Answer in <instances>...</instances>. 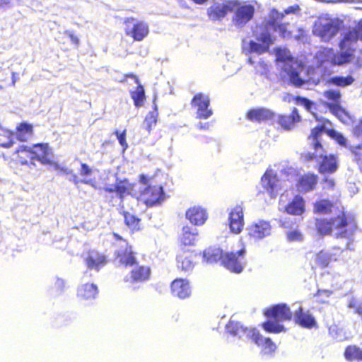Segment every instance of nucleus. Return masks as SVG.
<instances>
[{
	"label": "nucleus",
	"mask_w": 362,
	"mask_h": 362,
	"mask_svg": "<svg viewBox=\"0 0 362 362\" xmlns=\"http://www.w3.org/2000/svg\"><path fill=\"white\" fill-rule=\"evenodd\" d=\"M323 96L332 103L329 104L330 111L337 117H340L344 114V110L340 107L341 93L337 89H329L323 92Z\"/></svg>",
	"instance_id": "22"
},
{
	"label": "nucleus",
	"mask_w": 362,
	"mask_h": 362,
	"mask_svg": "<svg viewBox=\"0 0 362 362\" xmlns=\"http://www.w3.org/2000/svg\"><path fill=\"white\" fill-rule=\"evenodd\" d=\"M348 306L350 308H355V311H356V308L358 307L359 305H356V303L355 299L352 298V299L350 300Z\"/></svg>",
	"instance_id": "62"
},
{
	"label": "nucleus",
	"mask_w": 362,
	"mask_h": 362,
	"mask_svg": "<svg viewBox=\"0 0 362 362\" xmlns=\"http://www.w3.org/2000/svg\"><path fill=\"white\" fill-rule=\"evenodd\" d=\"M246 230L249 237L255 241L261 240L272 234V226L265 220H257L252 223Z\"/></svg>",
	"instance_id": "16"
},
{
	"label": "nucleus",
	"mask_w": 362,
	"mask_h": 362,
	"mask_svg": "<svg viewBox=\"0 0 362 362\" xmlns=\"http://www.w3.org/2000/svg\"><path fill=\"white\" fill-rule=\"evenodd\" d=\"M33 134V127L26 123L21 124L17 128L16 137L19 141H25Z\"/></svg>",
	"instance_id": "36"
},
{
	"label": "nucleus",
	"mask_w": 362,
	"mask_h": 362,
	"mask_svg": "<svg viewBox=\"0 0 362 362\" xmlns=\"http://www.w3.org/2000/svg\"><path fill=\"white\" fill-rule=\"evenodd\" d=\"M351 151L354 155V159L362 168V148L361 146H351Z\"/></svg>",
	"instance_id": "49"
},
{
	"label": "nucleus",
	"mask_w": 362,
	"mask_h": 362,
	"mask_svg": "<svg viewBox=\"0 0 362 362\" xmlns=\"http://www.w3.org/2000/svg\"><path fill=\"white\" fill-rule=\"evenodd\" d=\"M209 122H205V123H203V122H199V124H197V127L200 129H209Z\"/></svg>",
	"instance_id": "60"
},
{
	"label": "nucleus",
	"mask_w": 362,
	"mask_h": 362,
	"mask_svg": "<svg viewBox=\"0 0 362 362\" xmlns=\"http://www.w3.org/2000/svg\"><path fill=\"white\" fill-rule=\"evenodd\" d=\"M334 209V206L327 200L320 201L315 205V210L319 213L327 214L329 211L332 212Z\"/></svg>",
	"instance_id": "44"
},
{
	"label": "nucleus",
	"mask_w": 362,
	"mask_h": 362,
	"mask_svg": "<svg viewBox=\"0 0 362 362\" xmlns=\"http://www.w3.org/2000/svg\"><path fill=\"white\" fill-rule=\"evenodd\" d=\"M339 30V24L332 19L321 18L315 23L314 35L319 36L325 42L329 41Z\"/></svg>",
	"instance_id": "11"
},
{
	"label": "nucleus",
	"mask_w": 362,
	"mask_h": 362,
	"mask_svg": "<svg viewBox=\"0 0 362 362\" xmlns=\"http://www.w3.org/2000/svg\"><path fill=\"white\" fill-rule=\"evenodd\" d=\"M345 358L350 362L362 361V350L356 346H349L344 353Z\"/></svg>",
	"instance_id": "35"
},
{
	"label": "nucleus",
	"mask_w": 362,
	"mask_h": 362,
	"mask_svg": "<svg viewBox=\"0 0 362 362\" xmlns=\"http://www.w3.org/2000/svg\"><path fill=\"white\" fill-rule=\"evenodd\" d=\"M300 104L303 105L307 110H310L313 105V103L306 98H300Z\"/></svg>",
	"instance_id": "56"
},
{
	"label": "nucleus",
	"mask_w": 362,
	"mask_h": 362,
	"mask_svg": "<svg viewBox=\"0 0 362 362\" xmlns=\"http://www.w3.org/2000/svg\"><path fill=\"white\" fill-rule=\"evenodd\" d=\"M267 317L274 320H269L263 324L264 329L269 332L279 333L285 331V328L279 322L290 320L292 313L286 304H279L268 309L265 312Z\"/></svg>",
	"instance_id": "6"
},
{
	"label": "nucleus",
	"mask_w": 362,
	"mask_h": 362,
	"mask_svg": "<svg viewBox=\"0 0 362 362\" xmlns=\"http://www.w3.org/2000/svg\"><path fill=\"white\" fill-rule=\"evenodd\" d=\"M11 0H0V7H5V6L9 5Z\"/></svg>",
	"instance_id": "63"
},
{
	"label": "nucleus",
	"mask_w": 362,
	"mask_h": 362,
	"mask_svg": "<svg viewBox=\"0 0 362 362\" xmlns=\"http://www.w3.org/2000/svg\"><path fill=\"white\" fill-rule=\"evenodd\" d=\"M157 117L158 112L156 110V106H155V110L152 112H148L143 124L144 127L148 132H151L152 127L156 124L157 122Z\"/></svg>",
	"instance_id": "41"
},
{
	"label": "nucleus",
	"mask_w": 362,
	"mask_h": 362,
	"mask_svg": "<svg viewBox=\"0 0 362 362\" xmlns=\"http://www.w3.org/2000/svg\"><path fill=\"white\" fill-rule=\"evenodd\" d=\"M55 169L61 170L62 173H64L66 175H71L73 173V170L71 169H69L66 167H62V166L59 165L58 164H55Z\"/></svg>",
	"instance_id": "58"
},
{
	"label": "nucleus",
	"mask_w": 362,
	"mask_h": 362,
	"mask_svg": "<svg viewBox=\"0 0 362 362\" xmlns=\"http://www.w3.org/2000/svg\"><path fill=\"white\" fill-rule=\"evenodd\" d=\"M127 77H131V78H134L135 80V83L136 84H139V78L134 75V74H127L124 76V80H122L120 82H124L126 81V78Z\"/></svg>",
	"instance_id": "61"
},
{
	"label": "nucleus",
	"mask_w": 362,
	"mask_h": 362,
	"mask_svg": "<svg viewBox=\"0 0 362 362\" xmlns=\"http://www.w3.org/2000/svg\"><path fill=\"white\" fill-rule=\"evenodd\" d=\"M245 253L244 248L235 252H226L222 257V264L233 272L240 273L245 264Z\"/></svg>",
	"instance_id": "15"
},
{
	"label": "nucleus",
	"mask_w": 362,
	"mask_h": 362,
	"mask_svg": "<svg viewBox=\"0 0 362 362\" xmlns=\"http://www.w3.org/2000/svg\"><path fill=\"white\" fill-rule=\"evenodd\" d=\"M71 177L69 178V181L74 182L75 185H78V183H83L91 187H95V181L93 179H80L75 173H72L70 175Z\"/></svg>",
	"instance_id": "47"
},
{
	"label": "nucleus",
	"mask_w": 362,
	"mask_h": 362,
	"mask_svg": "<svg viewBox=\"0 0 362 362\" xmlns=\"http://www.w3.org/2000/svg\"><path fill=\"white\" fill-rule=\"evenodd\" d=\"M300 120L297 109L294 108L291 115H284L279 117V124L285 129L289 130L293 128L294 124Z\"/></svg>",
	"instance_id": "33"
},
{
	"label": "nucleus",
	"mask_w": 362,
	"mask_h": 362,
	"mask_svg": "<svg viewBox=\"0 0 362 362\" xmlns=\"http://www.w3.org/2000/svg\"><path fill=\"white\" fill-rule=\"evenodd\" d=\"M209 96L203 93L196 94L192 100V105L196 108L197 117L199 119H206L212 115L213 111L209 108Z\"/></svg>",
	"instance_id": "17"
},
{
	"label": "nucleus",
	"mask_w": 362,
	"mask_h": 362,
	"mask_svg": "<svg viewBox=\"0 0 362 362\" xmlns=\"http://www.w3.org/2000/svg\"><path fill=\"white\" fill-rule=\"evenodd\" d=\"M294 320L297 324L305 328H312L316 325L313 316L308 311L303 312L300 306L294 313Z\"/></svg>",
	"instance_id": "27"
},
{
	"label": "nucleus",
	"mask_w": 362,
	"mask_h": 362,
	"mask_svg": "<svg viewBox=\"0 0 362 362\" xmlns=\"http://www.w3.org/2000/svg\"><path fill=\"white\" fill-rule=\"evenodd\" d=\"M65 286V282L62 279H57L55 282V287L59 292H62Z\"/></svg>",
	"instance_id": "57"
},
{
	"label": "nucleus",
	"mask_w": 362,
	"mask_h": 362,
	"mask_svg": "<svg viewBox=\"0 0 362 362\" xmlns=\"http://www.w3.org/2000/svg\"><path fill=\"white\" fill-rule=\"evenodd\" d=\"M332 294V291L329 290H318L316 296L319 302L325 303Z\"/></svg>",
	"instance_id": "50"
},
{
	"label": "nucleus",
	"mask_w": 362,
	"mask_h": 362,
	"mask_svg": "<svg viewBox=\"0 0 362 362\" xmlns=\"http://www.w3.org/2000/svg\"><path fill=\"white\" fill-rule=\"evenodd\" d=\"M88 269H95L98 272L107 263L106 256L98 251L90 250L84 258Z\"/></svg>",
	"instance_id": "23"
},
{
	"label": "nucleus",
	"mask_w": 362,
	"mask_h": 362,
	"mask_svg": "<svg viewBox=\"0 0 362 362\" xmlns=\"http://www.w3.org/2000/svg\"><path fill=\"white\" fill-rule=\"evenodd\" d=\"M93 170L91 168H90L87 164L86 163H81V169L79 170V174L81 177L89 176L92 174Z\"/></svg>",
	"instance_id": "51"
},
{
	"label": "nucleus",
	"mask_w": 362,
	"mask_h": 362,
	"mask_svg": "<svg viewBox=\"0 0 362 362\" xmlns=\"http://www.w3.org/2000/svg\"><path fill=\"white\" fill-rule=\"evenodd\" d=\"M351 30L356 33L357 43H358V41L362 42V20L354 28H351Z\"/></svg>",
	"instance_id": "53"
},
{
	"label": "nucleus",
	"mask_w": 362,
	"mask_h": 362,
	"mask_svg": "<svg viewBox=\"0 0 362 362\" xmlns=\"http://www.w3.org/2000/svg\"><path fill=\"white\" fill-rule=\"evenodd\" d=\"M354 134L357 136L362 134V119H361L354 127Z\"/></svg>",
	"instance_id": "55"
},
{
	"label": "nucleus",
	"mask_w": 362,
	"mask_h": 362,
	"mask_svg": "<svg viewBox=\"0 0 362 362\" xmlns=\"http://www.w3.org/2000/svg\"><path fill=\"white\" fill-rule=\"evenodd\" d=\"M26 153L29 155L30 159H36L40 161L43 164H49L50 159L49 158L51 153V150L48 146L47 144H37L33 146V147L21 145L16 150L18 154V161L22 165L28 164V160L21 154Z\"/></svg>",
	"instance_id": "8"
},
{
	"label": "nucleus",
	"mask_w": 362,
	"mask_h": 362,
	"mask_svg": "<svg viewBox=\"0 0 362 362\" xmlns=\"http://www.w3.org/2000/svg\"><path fill=\"white\" fill-rule=\"evenodd\" d=\"M104 189L107 192L115 193L117 199L119 201V205L124 209L125 197L130 194L132 187L127 180H124L117 182L115 185H106Z\"/></svg>",
	"instance_id": "18"
},
{
	"label": "nucleus",
	"mask_w": 362,
	"mask_h": 362,
	"mask_svg": "<svg viewBox=\"0 0 362 362\" xmlns=\"http://www.w3.org/2000/svg\"><path fill=\"white\" fill-rule=\"evenodd\" d=\"M273 112L269 109L257 108L250 110L247 114V117L252 122H263L272 119Z\"/></svg>",
	"instance_id": "29"
},
{
	"label": "nucleus",
	"mask_w": 362,
	"mask_h": 362,
	"mask_svg": "<svg viewBox=\"0 0 362 362\" xmlns=\"http://www.w3.org/2000/svg\"><path fill=\"white\" fill-rule=\"evenodd\" d=\"M131 95L136 107H139L143 105L145 99V93L144 87L141 85L139 83L136 90L132 91Z\"/></svg>",
	"instance_id": "38"
},
{
	"label": "nucleus",
	"mask_w": 362,
	"mask_h": 362,
	"mask_svg": "<svg viewBox=\"0 0 362 362\" xmlns=\"http://www.w3.org/2000/svg\"><path fill=\"white\" fill-rule=\"evenodd\" d=\"M0 136H4L7 140L6 141H2L0 139V146L4 148H10L13 146V142L11 139L13 135L9 131L6 129H0Z\"/></svg>",
	"instance_id": "46"
},
{
	"label": "nucleus",
	"mask_w": 362,
	"mask_h": 362,
	"mask_svg": "<svg viewBox=\"0 0 362 362\" xmlns=\"http://www.w3.org/2000/svg\"><path fill=\"white\" fill-rule=\"evenodd\" d=\"M115 134L117 135L120 145L124 148V149H126L128 146L125 139L126 130H124L122 133H119L118 131H116Z\"/></svg>",
	"instance_id": "52"
},
{
	"label": "nucleus",
	"mask_w": 362,
	"mask_h": 362,
	"mask_svg": "<svg viewBox=\"0 0 362 362\" xmlns=\"http://www.w3.org/2000/svg\"><path fill=\"white\" fill-rule=\"evenodd\" d=\"M140 181L141 182L146 184L147 182V179L144 175H142L140 176Z\"/></svg>",
	"instance_id": "64"
},
{
	"label": "nucleus",
	"mask_w": 362,
	"mask_h": 362,
	"mask_svg": "<svg viewBox=\"0 0 362 362\" xmlns=\"http://www.w3.org/2000/svg\"><path fill=\"white\" fill-rule=\"evenodd\" d=\"M332 259V255L325 251H321L315 257L316 264L321 267H326L328 266L329 261Z\"/></svg>",
	"instance_id": "43"
},
{
	"label": "nucleus",
	"mask_w": 362,
	"mask_h": 362,
	"mask_svg": "<svg viewBox=\"0 0 362 362\" xmlns=\"http://www.w3.org/2000/svg\"><path fill=\"white\" fill-rule=\"evenodd\" d=\"M223 255L220 248H208L204 252L203 257L206 262L214 263L220 259L222 260Z\"/></svg>",
	"instance_id": "34"
},
{
	"label": "nucleus",
	"mask_w": 362,
	"mask_h": 362,
	"mask_svg": "<svg viewBox=\"0 0 362 362\" xmlns=\"http://www.w3.org/2000/svg\"><path fill=\"white\" fill-rule=\"evenodd\" d=\"M141 198L147 206H151L164 201L165 194L162 187L149 186L143 191Z\"/></svg>",
	"instance_id": "19"
},
{
	"label": "nucleus",
	"mask_w": 362,
	"mask_h": 362,
	"mask_svg": "<svg viewBox=\"0 0 362 362\" xmlns=\"http://www.w3.org/2000/svg\"><path fill=\"white\" fill-rule=\"evenodd\" d=\"M124 221L127 226H129L132 230H138L139 229V223L140 219L136 218L134 215L132 214L129 212H127L124 210Z\"/></svg>",
	"instance_id": "40"
},
{
	"label": "nucleus",
	"mask_w": 362,
	"mask_h": 362,
	"mask_svg": "<svg viewBox=\"0 0 362 362\" xmlns=\"http://www.w3.org/2000/svg\"><path fill=\"white\" fill-rule=\"evenodd\" d=\"M286 237L289 242H302L303 240V235L298 230L288 231Z\"/></svg>",
	"instance_id": "48"
},
{
	"label": "nucleus",
	"mask_w": 362,
	"mask_h": 362,
	"mask_svg": "<svg viewBox=\"0 0 362 362\" xmlns=\"http://www.w3.org/2000/svg\"><path fill=\"white\" fill-rule=\"evenodd\" d=\"M115 238L119 240L120 248L117 251V259L119 263L125 266H134L131 272L132 282H142L147 280L150 276V269L144 266L136 265V260L132 248L128 246V243L123 240L119 235L114 234Z\"/></svg>",
	"instance_id": "3"
},
{
	"label": "nucleus",
	"mask_w": 362,
	"mask_h": 362,
	"mask_svg": "<svg viewBox=\"0 0 362 362\" xmlns=\"http://www.w3.org/2000/svg\"><path fill=\"white\" fill-rule=\"evenodd\" d=\"M226 330L234 337L252 340L262 348L264 354H272L276 349L269 338L263 337L256 329L245 327L238 322L230 320L226 325Z\"/></svg>",
	"instance_id": "5"
},
{
	"label": "nucleus",
	"mask_w": 362,
	"mask_h": 362,
	"mask_svg": "<svg viewBox=\"0 0 362 362\" xmlns=\"http://www.w3.org/2000/svg\"><path fill=\"white\" fill-rule=\"evenodd\" d=\"M276 59L284 63L282 69L286 73L290 82L296 87H300L308 82L306 71L301 64L294 60L287 49H279L276 52Z\"/></svg>",
	"instance_id": "4"
},
{
	"label": "nucleus",
	"mask_w": 362,
	"mask_h": 362,
	"mask_svg": "<svg viewBox=\"0 0 362 362\" xmlns=\"http://www.w3.org/2000/svg\"><path fill=\"white\" fill-rule=\"evenodd\" d=\"M97 294L98 287L93 284H83L78 289V296L85 300L93 299Z\"/></svg>",
	"instance_id": "32"
},
{
	"label": "nucleus",
	"mask_w": 362,
	"mask_h": 362,
	"mask_svg": "<svg viewBox=\"0 0 362 362\" xmlns=\"http://www.w3.org/2000/svg\"><path fill=\"white\" fill-rule=\"evenodd\" d=\"M317 182V176L314 174H305L298 180L297 189L300 192L313 190Z\"/></svg>",
	"instance_id": "28"
},
{
	"label": "nucleus",
	"mask_w": 362,
	"mask_h": 362,
	"mask_svg": "<svg viewBox=\"0 0 362 362\" xmlns=\"http://www.w3.org/2000/svg\"><path fill=\"white\" fill-rule=\"evenodd\" d=\"M257 40H243V49L247 53H255L258 55L267 52L272 43L271 33L265 27H257L254 32Z\"/></svg>",
	"instance_id": "7"
},
{
	"label": "nucleus",
	"mask_w": 362,
	"mask_h": 362,
	"mask_svg": "<svg viewBox=\"0 0 362 362\" xmlns=\"http://www.w3.org/2000/svg\"><path fill=\"white\" fill-rule=\"evenodd\" d=\"M323 134H327L333 138L341 146H346V139L341 134L335 130H329L326 128L325 124H322L313 129L311 134L309 136L311 144L317 151L318 147L322 148L320 141L321 136Z\"/></svg>",
	"instance_id": "13"
},
{
	"label": "nucleus",
	"mask_w": 362,
	"mask_h": 362,
	"mask_svg": "<svg viewBox=\"0 0 362 362\" xmlns=\"http://www.w3.org/2000/svg\"><path fill=\"white\" fill-rule=\"evenodd\" d=\"M299 6L298 5L291 6L285 9V14L295 13L296 11H299Z\"/></svg>",
	"instance_id": "59"
},
{
	"label": "nucleus",
	"mask_w": 362,
	"mask_h": 362,
	"mask_svg": "<svg viewBox=\"0 0 362 362\" xmlns=\"http://www.w3.org/2000/svg\"><path fill=\"white\" fill-rule=\"evenodd\" d=\"M197 235L198 230L197 228L188 226H184L182 228L181 242L185 245H194Z\"/></svg>",
	"instance_id": "31"
},
{
	"label": "nucleus",
	"mask_w": 362,
	"mask_h": 362,
	"mask_svg": "<svg viewBox=\"0 0 362 362\" xmlns=\"http://www.w3.org/2000/svg\"><path fill=\"white\" fill-rule=\"evenodd\" d=\"M335 185L334 180L331 178L326 177L324 180L323 188L327 189H333Z\"/></svg>",
	"instance_id": "54"
},
{
	"label": "nucleus",
	"mask_w": 362,
	"mask_h": 362,
	"mask_svg": "<svg viewBox=\"0 0 362 362\" xmlns=\"http://www.w3.org/2000/svg\"><path fill=\"white\" fill-rule=\"evenodd\" d=\"M196 255L189 251H184L177 257V267L178 269L187 273L190 272L194 266Z\"/></svg>",
	"instance_id": "25"
},
{
	"label": "nucleus",
	"mask_w": 362,
	"mask_h": 362,
	"mask_svg": "<svg viewBox=\"0 0 362 362\" xmlns=\"http://www.w3.org/2000/svg\"><path fill=\"white\" fill-rule=\"evenodd\" d=\"M235 4L232 1L228 2H214L208 8L207 13L209 18L212 21L220 20L223 18L229 11L235 8Z\"/></svg>",
	"instance_id": "20"
},
{
	"label": "nucleus",
	"mask_w": 362,
	"mask_h": 362,
	"mask_svg": "<svg viewBox=\"0 0 362 362\" xmlns=\"http://www.w3.org/2000/svg\"><path fill=\"white\" fill-rule=\"evenodd\" d=\"M262 185L272 199L286 190V181L280 180L273 170H267L262 177Z\"/></svg>",
	"instance_id": "9"
},
{
	"label": "nucleus",
	"mask_w": 362,
	"mask_h": 362,
	"mask_svg": "<svg viewBox=\"0 0 362 362\" xmlns=\"http://www.w3.org/2000/svg\"><path fill=\"white\" fill-rule=\"evenodd\" d=\"M288 214L295 216L301 215L305 211L304 199L300 196H296L286 206Z\"/></svg>",
	"instance_id": "30"
},
{
	"label": "nucleus",
	"mask_w": 362,
	"mask_h": 362,
	"mask_svg": "<svg viewBox=\"0 0 362 362\" xmlns=\"http://www.w3.org/2000/svg\"><path fill=\"white\" fill-rule=\"evenodd\" d=\"M229 227L232 233L239 234L244 226V215L241 206L237 205L229 213Z\"/></svg>",
	"instance_id": "21"
},
{
	"label": "nucleus",
	"mask_w": 362,
	"mask_h": 362,
	"mask_svg": "<svg viewBox=\"0 0 362 362\" xmlns=\"http://www.w3.org/2000/svg\"><path fill=\"white\" fill-rule=\"evenodd\" d=\"M126 35L135 41L143 40L149 33L148 23L134 18H127L124 22Z\"/></svg>",
	"instance_id": "10"
},
{
	"label": "nucleus",
	"mask_w": 362,
	"mask_h": 362,
	"mask_svg": "<svg viewBox=\"0 0 362 362\" xmlns=\"http://www.w3.org/2000/svg\"><path fill=\"white\" fill-rule=\"evenodd\" d=\"M283 17L284 14L279 13L276 10H272L270 13L271 19L265 25H262L259 27H265L266 28H268L271 33V30H275L278 21L281 20Z\"/></svg>",
	"instance_id": "39"
},
{
	"label": "nucleus",
	"mask_w": 362,
	"mask_h": 362,
	"mask_svg": "<svg viewBox=\"0 0 362 362\" xmlns=\"http://www.w3.org/2000/svg\"><path fill=\"white\" fill-rule=\"evenodd\" d=\"M171 291L173 296L181 299L189 297L192 293L189 282L185 279H175L171 284Z\"/></svg>",
	"instance_id": "24"
},
{
	"label": "nucleus",
	"mask_w": 362,
	"mask_h": 362,
	"mask_svg": "<svg viewBox=\"0 0 362 362\" xmlns=\"http://www.w3.org/2000/svg\"><path fill=\"white\" fill-rule=\"evenodd\" d=\"M235 4L233 16V23L237 28L244 27L253 17L255 8L251 4H240L238 1H232Z\"/></svg>",
	"instance_id": "14"
},
{
	"label": "nucleus",
	"mask_w": 362,
	"mask_h": 362,
	"mask_svg": "<svg viewBox=\"0 0 362 362\" xmlns=\"http://www.w3.org/2000/svg\"><path fill=\"white\" fill-rule=\"evenodd\" d=\"M354 78L351 76H334L327 81L328 84L337 86L339 87H346L352 84Z\"/></svg>",
	"instance_id": "37"
},
{
	"label": "nucleus",
	"mask_w": 362,
	"mask_h": 362,
	"mask_svg": "<svg viewBox=\"0 0 362 362\" xmlns=\"http://www.w3.org/2000/svg\"><path fill=\"white\" fill-rule=\"evenodd\" d=\"M186 218L196 226L203 225L207 219V214L204 209L200 206H193L186 211Z\"/></svg>",
	"instance_id": "26"
},
{
	"label": "nucleus",
	"mask_w": 362,
	"mask_h": 362,
	"mask_svg": "<svg viewBox=\"0 0 362 362\" xmlns=\"http://www.w3.org/2000/svg\"><path fill=\"white\" fill-rule=\"evenodd\" d=\"M315 152L308 154L309 160L316 159L318 163V170L321 174H332L335 173L338 169V162L337 158L334 155H323L322 148H317Z\"/></svg>",
	"instance_id": "12"
},
{
	"label": "nucleus",
	"mask_w": 362,
	"mask_h": 362,
	"mask_svg": "<svg viewBox=\"0 0 362 362\" xmlns=\"http://www.w3.org/2000/svg\"><path fill=\"white\" fill-rule=\"evenodd\" d=\"M62 35L68 36L73 45H74L76 47L78 46L80 40L78 37L74 35L72 30H66L63 33L59 32L58 35L57 36V40L59 43L64 44L65 42Z\"/></svg>",
	"instance_id": "42"
},
{
	"label": "nucleus",
	"mask_w": 362,
	"mask_h": 362,
	"mask_svg": "<svg viewBox=\"0 0 362 362\" xmlns=\"http://www.w3.org/2000/svg\"><path fill=\"white\" fill-rule=\"evenodd\" d=\"M316 228L320 234H331L336 238L349 240L355 233L357 226L355 220L339 211L336 217L327 219H316Z\"/></svg>",
	"instance_id": "2"
},
{
	"label": "nucleus",
	"mask_w": 362,
	"mask_h": 362,
	"mask_svg": "<svg viewBox=\"0 0 362 362\" xmlns=\"http://www.w3.org/2000/svg\"><path fill=\"white\" fill-rule=\"evenodd\" d=\"M248 62L255 66L257 71L260 72L261 74L264 73L268 69V64L261 59H259L258 62H256L252 57H250L248 59Z\"/></svg>",
	"instance_id": "45"
},
{
	"label": "nucleus",
	"mask_w": 362,
	"mask_h": 362,
	"mask_svg": "<svg viewBox=\"0 0 362 362\" xmlns=\"http://www.w3.org/2000/svg\"><path fill=\"white\" fill-rule=\"evenodd\" d=\"M339 42V52L334 53L332 49L324 48L317 54V58L322 62L329 61L335 65H344L350 63L354 59V52L358 47L356 33L349 29L343 33Z\"/></svg>",
	"instance_id": "1"
}]
</instances>
